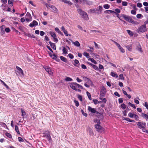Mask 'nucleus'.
I'll use <instances>...</instances> for the list:
<instances>
[{
    "mask_svg": "<svg viewBox=\"0 0 148 148\" xmlns=\"http://www.w3.org/2000/svg\"><path fill=\"white\" fill-rule=\"evenodd\" d=\"M103 7L106 9H108L110 7V5L108 4H106L103 5Z\"/></svg>",
    "mask_w": 148,
    "mask_h": 148,
    "instance_id": "ea45409f",
    "label": "nucleus"
},
{
    "mask_svg": "<svg viewBox=\"0 0 148 148\" xmlns=\"http://www.w3.org/2000/svg\"><path fill=\"white\" fill-rule=\"evenodd\" d=\"M5 27V25H3L1 26L0 27V28L1 29V32L3 34H5V31L4 30V28Z\"/></svg>",
    "mask_w": 148,
    "mask_h": 148,
    "instance_id": "aec40b11",
    "label": "nucleus"
},
{
    "mask_svg": "<svg viewBox=\"0 0 148 148\" xmlns=\"http://www.w3.org/2000/svg\"><path fill=\"white\" fill-rule=\"evenodd\" d=\"M0 82L3 84V85L5 87L8 89L9 88V86L2 80L0 79Z\"/></svg>",
    "mask_w": 148,
    "mask_h": 148,
    "instance_id": "c85d7f7f",
    "label": "nucleus"
},
{
    "mask_svg": "<svg viewBox=\"0 0 148 148\" xmlns=\"http://www.w3.org/2000/svg\"><path fill=\"white\" fill-rule=\"evenodd\" d=\"M142 116L144 118H145L146 119H148V115H147V114L143 113H142Z\"/></svg>",
    "mask_w": 148,
    "mask_h": 148,
    "instance_id": "2f4dec72",
    "label": "nucleus"
},
{
    "mask_svg": "<svg viewBox=\"0 0 148 148\" xmlns=\"http://www.w3.org/2000/svg\"><path fill=\"white\" fill-rule=\"evenodd\" d=\"M88 111L92 113L95 114L97 116H99L100 114L96 111V109L92 108L90 106H88Z\"/></svg>",
    "mask_w": 148,
    "mask_h": 148,
    "instance_id": "7ed1b4c3",
    "label": "nucleus"
},
{
    "mask_svg": "<svg viewBox=\"0 0 148 148\" xmlns=\"http://www.w3.org/2000/svg\"><path fill=\"white\" fill-rule=\"evenodd\" d=\"M106 88L104 86L101 87L100 94V97H104L106 94Z\"/></svg>",
    "mask_w": 148,
    "mask_h": 148,
    "instance_id": "423d86ee",
    "label": "nucleus"
},
{
    "mask_svg": "<svg viewBox=\"0 0 148 148\" xmlns=\"http://www.w3.org/2000/svg\"><path fill=\"white\" fill-rule=\"evenodd\" d=\"M128 116L131 118H134L137 121L138 120L139 117L138 116L133 113H129L128 114Z\"/></svg>",
    "mask_w": 148,
    "mask_h": 148,
    "instance_id": "0eeeda50",
    "label": "nucleus"
},
{
    "mask_svg": "<svg viewBox=\"0 0 148 148\" xmlns=\"http://www.w3.org/2000/svg\"><path fill=\"white\" fill-rule=\"evenodd\" d=\"M16 68L18 70L17 72L21 76L23 75V73L22 69L19 67L18 66H16Z\"/></svg>",
    "mask_w": 148,
    "mask_h": 148,
    "instance_id": "2eb2a0df",
    "label": "nucleus"
},
{
    "mask_svg": "<svg viewBox=\"0 0 148 148\" xmlns=\"http://www.w3.org/2000/svg\"><path fill=\"white\" fill-rule=\"evenodd\" d=\"M64 33V34L66 36H68V35H69L70 36H71V34H68V32L67 31L65 30V31L63 32Z\"/></svg>",
    "mask_w": 148,
    "mask_h": 148,
    "instance_id": "6e6d98bb",
    "label": "nucleus"
},
{
    "mask_svg": "<svg viewBox=\"0 0 148 148\" xmlns=\"http://www.w3.org/2000/svg\"><path fill=\"white\" fill-rule=\"evenodd\" d=\"M73 44L75 46L77 47H79L80 46L79 42L77 41H76L75 42H74Z\"/></svg>",
    "mask_w": 148,
    "mask_h": 148,
    "instance_id": "b1692460",
    "label": "nucleus"
},
{
    "mask_svg": "<svg viewBox=\"0 0 148 148\" xmlns=\"http://www.w3.org/2000/svg\"><path fill=\"white\" fill-rule=\"evenodd\" d=\"M43 134H45L44 136L48 140L49 142L51 141V138L49 134V131H46L45 132L43 133Z\"/></svg>",
    "mask_w": 148,
    "mask_h": 148,
    "instance_id": "39448f33",
    "label": "nucleus"
},
{
    "mask_svg": "<svg viewBox=\"0 0 148 148\" xmlns=\"http://www.w3.org/2000/svg\"><path fill=\"white\" fill-rule=\"evenodd\" d=\"M77 98L79 99L81 101H82V98L81 95H77Z\"/></svg>",
    "mask_w": 148,
    "mask_h": 148,
    "instance_id": "3c124183",
    "label": "nucleus"
},
{
    "mask_svg": "<svg viewBox=\"0 0 148 148\" xmlns=\"http://www.w3.org/2000/svg\"><path fill=\"white\" fill-rule=\"evenodd\" d=\"M83 55L84 56H85L87 58H88L90 56L89 54L86 52H84L83 53Z\"/></svg>",
    "mask_w": 148,
    "mask_h": 148,
    "instance_id": "473e14b6",
    "label": "nucleus"
},
{
    "mask_svg": "<svg viewBox=\"0 0 148 148\" xmlns=\"http://www.w3.org/2000/svg\"><path fill=\"white\" fill-rule=\"evenodd\" d=\"M43 67L45 71L48 72L49 75H52L53 74V73L50 67L47 66H44Z\"/></svg>",
    "mask_w": 148,
    "mask_h": 148,
    "instance_id": "6e6552de",
    "label": "nucleus"
},
{
    "mask_svg": "<svg viewBox=\"0 0 148 148\" xmlns=\"http://www.w3.org/2000/svg\"><path fill=\"white\" fill-rule=\"evenodd\" d=\"M110 75L112 77L116 78L118 77V75L116 73L112 72H111Z\"/></svg>",
    "mask_w": 148,
    "mask_h": 148,
    "instance_id": "4be33fe9",
    "label": "nucleus"
},
{
    "mask_svg": "<svg viewBox=\"0 0 148 148\" xmlns=\"http://www.w3.org/2000/svg\"><path fill=\"white\" fill-rule=\"evenodd\" d=\"M143 105L146 108L147 110H148V103L147 102H145L143 104Z\"/></svg>",
    "mask_w": 148,
    "mask_h": 148,
    "instance_id": "49530a36",
    "label": "nucleus"
},
{
    "mask_svg": "<svg viewBox=\"0 0 148 148\" xmlns=\"http://www.w3.org/2000/svg\"><path fill=\"white\" fill-rule=\"evenodd\" d=\"M123 120H125L127 121L131 122V119H130L128 118L123 117Z\"/></svg>",
    "mask_w": 148,
    "mask_h": 148,
    "instance_id": "58836bf2",
    "label": "nucleus"
},
{
    "mask_svg": "<svg viewBox=\"0 0 148 148\" xmlns=\"http://www.w3.org/2000/svg\"><path fill=\"white\" fill-rule=\"evenodd\" d=\"M131 13L133 15H135L136 14V11L134 10H132L131 11Z\"/></svg>",
    "mask_w": 148,
    "mask_h": 148,
    "instance_id": "052dcab7",
    "label": "nucleus"
},
{
    "mask_svg": "<svg viewBox=\"0 0 148 148\" xmlns=\"http://www.w3.org/2000/svg\"><path fill=\"white\" fill-rule=\"evenodd\" d=\"M114 95L118 97H120V96L119 93L116 91L114 92Z\"/></svg>",
    "mask_w": 148,
    "mask_h": 148,
    "instance_id": "774afa93",
    "label": "nucleus"
},
{
    "mask_svg": "<svg viewBox=\"0 0 148 148\" xmlns=\"http://www.w3.org/2000/svg\"><path fill=\"white\" fill-rule=\"evenodd\" d=\"M137 6L139 8H141L142 6V4L140 3H138L137 4Z\"/></svg>",
    "mask_w": 148,
    "mask_h": 148,
    "instance_id": "bf43d9fd",
    "label": "nucleus"
},
{
    "mask_svg": "<svg viewBox=\"0 0 148 148\" xmlns=\"http://www.w3.org/2000/svg\"><path fill=\"white\" fill-rule=\"evenodd\" d=\"M18 140L19 142H23L24 141L23 139L21 137H20L18 138Z\"/></svg>",
    "mask_w": 148,
    "mask_h": 148,
    "instance_id": "0e129e2a",
    "label": "nucleus"
},
{
    "mask_svg": "<svg viewBox=\"0 0 148 148\" xmlns=\"http://www.w3.org/2000/svg\"><path fill=\"white\" fill-rule=\"evenodd\" d=\"M5 32H6L7 33H9L10 31V29L8 28H5Z\"/></svg>",
    "mask_w": 148,
    "mask_h": 148,
    "instance_id": "5fc2aeb1",
    "label": "nucleus"
},
{
    "mask_svg": "<svg viewBox=\"0 0 148 148\" xmlns=\"http://www.w3.org/2000/svg\"><path fill=\"white\" fill-rule=\"evenodd\" d=\"M94 122L97 123V124L95 125V127L97 131L100 133H104L105 132V129L100 126V120L99 119H95L94 120Z\"/></svg>",
    "mask_w": 148,
    "mask_h": 148,
    "instance_id": "f257e3e1",
    "label": "nucleus"
},
{
    "mask_svg": "<svg viewBox=\"0 0 148 148\" xmlns=\"http://www.w3.org/2000/svg\"><path fill=\"white\" fill-rule=\"evenodd\" d=\"M8 3L9 5H10L11 6H13V2L12 0H8Z\"/></svg>",
    "mask_w": 148,
    "mask_h": 148,
    "instance_id": "c03bdc74",
    "label": "nucleus"
},
{
    "mask_svg": "<svg viewBox=\"0 0 148 148\" xmlns=\"http://www.w3.org/2000/svg\"><path fill=\"white\" fill-rule=\"evenodd\" d=\"M128 104L130 106L132 107H133V108H134V109H135L136 108V106H135L134 104H132L130 102H129Z\"/></svg>",
    "mask_w": 148,
    "mask_h": 148,
    "instance_id": "de8ad7c7",
    "label": "nucleus"
},
{
    "mask_svg": "<svg viewBox=\"0 0 148 148\" xmlns=\"http://www.w3.org/2000/svg\"><path fill=\"white\" fill-rule=\"evenodd\" d=\"M127 111L126 110H125L123 111V115L125 116H127Z\"/></svg>",
    "mask_w": 148,
    "mask_h": 148,
    "instance_id": "4d7b16f0",
    "label": "nucleus"
},
{
    "mask_svg": "<svg viewBox=\"0 0 148 148\" xmlns=\"http://www.w3.org/2000/svg\"><path fill=\"white\" fill-rule=\"evenodd\" d=\"M65 80L66 81L68 82L71 81L73 80V79L71 78L68 77L65 78Z\"/></svg>",
    "mask_w": 148,
    "mask_h": 148,
    "instance_id": "37998d69",
    "label": "nucleus"
},
{
    "mask_svg": "<svg viewBox=\"0 0 148 148\" xmlns=\"http://www.w3.org/2000/svg\"><path fill=\"white\" fill-rule=\"evenodd\" d=\"M119 79L123 80L124 79L123 74H121L119 76Z\"/></svg>",
    "mask_w": 148,
    "mask_h": 148,
    "instance_id": "f704fd0d",
    "label": "nucleus"
},
{
    "mask_svg": "<svg viewBox=\"0 0 148 148\" xmlns=\"http://www.w3.org/2000/svg\"><path fill=\"white\" fill-rule=\"evenodd\" d=\"M114 42L119 49L121 47V45L116 42L114 41Z\"/></svg>",
    "mask_w": 148,
    "mask_h": 148,
    "instance_id": "864d4df0",
    "label": "nucleus"
},
{
    "mask_svg": "<svg viewBox=\"0 0 148 148\" xmlns=\"http://www.w3.org/2000/svg\"><path fill=\"white\" fill-rule=\"evenodd\" d=\"M81 111L82 113V114H83V115L85 117H87V116L88 115L86 113H85L84 112V110H83L82 109L81 110Z\"/></svg>",
    "mask_w": 148,
    "mask_h": 148,
    "instance_id": "a18cd8bd",
    "label": "nucleus"
},
{
    "mask_svg": "<svg viewBox=\"0 0 148 148\" xmlns=\"http://www.w3.org/2000/svg\"><path fill=\"white\" fill-rule=\"evenodd\" d=\"M102 7L101 6H99L98 7L97 10L100 14H101L102 13Z\"/></svg>",
    "mask_w": 148,
    "mask_h": 148,
    "instance_id": "bb28decb",
    "label": "nucleus"
},
{
    "mask_svg": "<svg viewBox=\"0 0 148 148\" xmlns=\"http://www.w3.org/2000/svg\"><path fill=\"white\" fill-rule=\"evenodd\" d=\"M92 66V67L94 69H95V70H98V67L97 66H96V65H95L93 64Z\"/></svg>",
    "mask_w": 148,
    "mask_h": 148,
    "instance_id": "e2e57ef3",
    "label": "nucleus"
},
{
    "mask_svg": "<svg viewBox=\"0 0 148 148\" xmlns=\"http://www.w3.org/2000/svg\"><path fill=\"white\" fill-rule=\"evenodd\" d=\"M21 111L22 113V115L23 117H24L26 115V113L23 110L21 109Z\"/></svg>",
    "mask_w": 148,
    "mask_h": 148,
    "instance_id": "e433bc0d",
    "label": "nucleus"
},
{
    "mask_svg": "<svg viewBox=\"0 0 148 148\" xmlns=\"http://www.w3.org/2000/svg\"><path fill=\"white\" fill-rule=\"evenodd\" d=\"M50 34L53 39L54 41L57 42L58 40V39L56 38V36L55 33L53 32H50Z\"/></svg>",
    "mask_w": 148,
    "mask_h": 148,
    "instance_id": "f8f14e48",
    "label": "nucleus"
},
{
    "mask_svg": "<svg viewBox=\"0 0 148 148\" xmlns=\"http://www.w3.org/2000/svg\"><path fill=\"white\" fill-rule=\"evenodd\" d=\"M62 2H64L65 3L68 4L70 5H72L73 3L70 1L67 0H62Z\"/></svg>",
    "mask_w": 148,
    "mask_h": 148,
    "instance_id": "393cba45",
    "label": "nucleus"
},
{
    "mask_svg": "<svg viewBox=\"0 0 148 148\" xmlns=\"http://www.w3.org/2000/svg\"><path fill=\"white\" fill-rule=\"evenodd\" d=\"M99 68L100 69H104V68L103 66L101 64H99Z\"/></svg>",
    "mask_w": 148,
    "mask_h": 148,
    "instance_id": "338daca9",
    "label": "nucleus"
},
{
    "mask_svg": "<svg viewBox=\"0 0 148 148\" xmlns=\"http://www.w3.org/2000/svg\"><path fill=\"white\" fill-rule=\"evenodd\" d=\"M68 56L71 59H72L74 58L73 55L71 53H69L68 54Z\"/></svg>",
    "mask_w": 148,
    "mask_h": 148,
    "instance_id": "680f3d73",
    "label": "nucleus"
},
{
    "mask_svg": "<svg viewBox=\"0 0 148 148\" xmlns=\"http://www.w3.org/2000/svg\"><path fill=\"white\" fill-rule=\"evenodd\" d=\"M147 30L146 27L145 25H143L141 26L138 29L137 32L138 33H141L145 32Z\"/></svg>",
    "mask_w": 148,
    "mask_h": 148,
    "instance_id": "20e7f679",
    "label": "nucleus"
},
{
    "mask_svg": "<svg viewBox=\"0 0 148 148\" xmlns=\"http://www.w3.org/2000/svg\"><path fill=\"white\" fill-rule=\"evenodd\" d=\"M77 83L75 82H73L71 83L70 85V87L73 89L75 90H77Z\"/></svg>",
    "mask_w": 148,
    "mask_h": 148,
    "instance_id": "9b49d317",
    "label": "nucleus"
},
{
    "mask_svg": "<svg viewBox=\"0 0 148 148\" xmlns=\"http://www.w3.org/2000/svg\"><path fill=\"white\" fill-rule=\"evenodd\" d=\"M103 97H100L99 98L102 101V102L104 103H105L107 101V100L106 98H102Z\"/></svg>",
    "mask_w": 148,
    "mask_h": 148,
    "instance_id": "a878e982",
    "label": "nucleus"
},
{
    "mask_svg": "<svg viewBox=\"0 0 148 148\" xmlns=\"http://www.w3.org/2000/svg\"><path fill=\"white\" fill-rule=\"evenodd\" d=\"M74 101L75 103V106L77 107L79 105V103L78 102V101L76 100H74Z\"/></svg>",
    "mask_w": 148,
    "mask_h": 148,
    "instance_id": "09e8293b",
    "label": "nucleus"
},
{
    "mask_svg": "<svg viewBox=\"0 0 148 148\" xmlns=\"http://www.w3.org/2000/svg\"><path fill=\"white\" fill-rule=\"evenodd\" d=\"M77 88H79L81 89H83V87L81 85L77 84Z\"/></svg>",
    "mask_w": 148,
    "mask_h": 148,
    "instance_id": "69168bd1",
    "label": "nucleus"
},
{
    "mask_svg": "<svg viewBox=\"0 0 148 148\" xmlns=\"http://www.w3.org/2000/svg\"><path fill=\"white\" fill-rule=\"evenodd\" d=\"M52 9L51 11L55 13H58V11L56 8L53 5H51L50 7Z\"/></svg>",
    "mask_w": 148,
    "mask_h": 148,
    "instance_id": "4468645a",
    "label": "nucleus"
},
{
    "mask_svg": "<svg viewBox=\"0 0 148 148\" xmlns=\"http://www.w3.org/2000/svg\"><path fill=\"white\" fill-rule=\"evenodd\" d=\"M49 43L51 48L53 49L56 50V47L55 44L51 42V41H49Z\"/></svg>",
    "mask_w": 148,
    "mask_h": 148,
    "instance_id": "412c9836",
    "label": "nucleus"
},
{
    "mask_svg": "<svg viewBox=\"0 0 148 148\" xmlns=\"http://www.w3.org/2000/svg\"><path fill=\"white\" fill-rule=\"evenodd\" d=\"M25 19L26 21L27 22H29L32 20V16L29 13H27L26 15Z\"/></svg>",
    "mask_w": 148,
    "mask_h": 148,
    "instance_id": "ddd939ff",
    "label": "nucleus"
},
{
    "mask_svg": "<svg viewBox=\"0 0 148 148\" xmlns=\"http://www.w3.org/2000/svg\"><path fill=\"white\" fill-rule=\"evenodd\" d=\"M6 136L9 138H12V136L11 134L8 132H7L5 133Z\"/></svg>",
    "mask_w": 148,
    "mask_h": 148,
    "instance_id": "a19ab883",
    "label": "nucleus"
},
{
    "mask_svg": "<svg viewBox=\"0 0 148 148\" xmlns=\"http://www.w3.org/2000/svg\"><path fill=\"white\" fill-rule=\"evenodd\" d=\"M45 5H46V7L47 8H48L49 7L50 8L51 7V5H52L51 4H49L46 3H44Z\"/></svg>",
    "mask_w": 148,
    "mask_h": 148,
    "instance_id": "13d9d810",
    "label": "nucleus"
},
{
    "mask_svg": "<svg viewBox=\"0 0 148 148\" xmlns=\"http://www.w3.org/2000/svg\"><path fill=\"white\" fill-rule=\"evenodd\" d=\"M38 23L36 21H34L32 22L29 25L30 27H34L38 25Z\"/></svg>",
    "mask_w": 148,
    "mask_h": 148,
    "instance_id": "dca6fc26",
    "label": "nucleus"
},
{
    "mask_svg": "<svg viewBox=\"0 0 148 148\" xmlns=\"http://www.w3.org/2000/svg\"><path fill=\"white\" fill-rule=\"evenodd\" d=\"M137 125L138 127L140 129H144L146 124L145 123H142L139 122L137 123Z\"/></svg>",
    "mask_w": 148,
    "mask_h": 148,
    "instance_id": "1a4fd4ad",
    "label": "nucleus"
},
{
    "mask_svg": "<svg viewBox=\"0 0 148 148\" xmlns=\"http://www.w3.org/2000/svg\"><path fill=\"white\" fill-rule=\"evenodd\" d=\"M136 49L140 52H142L143 51L142 50V47L141 45L139 43H138L136 46Z\"/></svg>",
    "mask_w": 148,
    "mask_h": 148,
    "instance_id": "6ab92c4d",
    "label": "nucleus"
},
{
    "mask_svg": "<svg viewBox=\"0 0 148 148\" xmlns=\"http://www.w3.org/2000/svg\"><path fill=\"white\" fill-rule=\"evenodd\" d=\"M15 130L18 134H20V132L18 130V127L17 125H15Z\"/></svg>",
    "mask_w": 148,
    "mask_h": 148,
    "instance_id": "c9c22d12",
    "label": "nucleus"
},
{
    "mask_svg": "<svg viewBox=\"0 0 148 148\" xmlns=\"http://www.w3.org/2000/svg\"><path fill=\"white\" fill-rule=\"evenodd\" d=\"M87 132L90 136H93L94 135L93 130L91 128H88Z\"/></svg>",
    "mask_w": 148,
    "mask_h": 148,
    "instance_id": "a211bd4d",
    "label": "nucleus"
},
{
    "mask_svg": "<svg viewBox=\"0 0 148 148\" xmlns=\"http://www.w3.org/2000/svg\"><path fill=\"white\" fill-rule=\"evenodd\" d=\"M83 78L84 81L86 82V83H88L89 84H92V82L89 79L85 77H83Z\"/></svg>",
    "mask_w": 148,
    "mask_h": 148,
    "instance_id": "f3484780",
    "label": "nucleus"
},
{
    "mask_svg": "<svg viewBox=\"0 0 148 148\" xmlns=\"http://www.w3.org/2000/svg\"><path fill=\"white\" fill-rule=\"evenodd\" d=\"M127 31L128 34L130 35V36H132L133 35V34L132 31L129 30H127Z\"/></svg>",
    "mask_w": 148,
    "mask_h": 148,
    "instance_id": "c756f323",
    "label": "nucleus"
},
{
    "mask_svg": "<svg viewBox=\"0 0 148 148\" xmlns=\"http://www.w3.org/2000/svg\"><path fill=\"white\" fill-rule=\"evenodd\" d=\"M0 125L2 127H7V126L6 124L4 123L1 122L0 123Z\"/></svg>",
    "mask_w": 148,
    "mask_h": 148,
    "instance_id": "79ce46f5",
    "label": "nucleus"
},
{
    "mask_svg": "<svg viewBox=\"0 0 148 148\" xmlns=\"http://www.w3.org/2000/svg\"><path fill=\"white\" fill-rule=\"evenodd\" d=\"M77 12L78 13L82 16L83 18L86 20H88V18L86 13L80 8L77 9Z\"/></svg>",
    "mask_w": 148,
    "mask_h": 148,
    "instance_id": "f03ea898",
    "label": "nucleus"
},
{
    "mask_svg": "<svg viewBox=\"0 0 148 148\" xmlns=\"http://www.w3.org/2000/svg\"><path fill=\"white\" fill-rule=\"evenodd\" d=\"M127 49L130 51H131L132 49V45H127L126 46Z\"/></svg>",
    "mask_w": 148,
    "mask_h": 148,
    "instance_id": "7c9ffc66",
    "label": "nucleus"
},
{
    "mask_svg": "<svg viewBox=\"0 0 148 148\" xmlns=\"http://www.w3.org/2000/svg\"><path fill=\"white\" fill-rule=\"evenodd\" d=\"M63 53L66 54L67 53L68 50L65 47H63L62 49Z\"/></svg>",
    "mask_w": 148,
    "mask_h": 148,
    "instance_id": "5701e85b",
    "label": "nucleus"
},
{
    "mask_svg": "<svg viewBox=\"0 0 148 148\" xmlns=\"http://www.w3.org/2000/svg\"><path fill=\"white\" fill-rule=\"evenodd\" d=\"M60 59L62 61L64 62H66V58L64 57L61 56L60 57Z\"/></svg>",
    "mask_w": 148,
    "mask_h": 148,
    "instance_id": "4c0bfd02",
    "label": "nucleus"
},
{
    "mask_svg": "<svg viewBox=\"0 0 148 148\" xmlns=\"http://www.w3.org/2000/svg\"><path fill=\"white\" fill-rule=\"evenodd\" d=\"M123 17L127 21L131 23H132L134 22V21L129 16H126L125 15H123Z\"/></svg>",
    "mask_w": 148,
    "mask_h": 148,
    "instance_id": "9d476101",
    "label": "nucleus"
},
{
    "mask_svg": "<svg viewBox=\"0 0 148 148\" xmlns=\"http://www.w3.org/2000/svg\"><path fill=\"white\" fill-rule=\"evenodd\" d=\"M128 3L127 1H123L122 3V5L123 6H126L127 5Z\"/></svg>",
    "mask_w": 148,
    "mask_h": 148,
    "instance_id": "603ef678",
    "label": "nucleus"
},
{
    "mask_svg": "<svg viewBox=\"0 0 148 148\" xmlns=\"http://www.w3.org/2000/svg\"><path fill=\"white\" fill-rule=\"evenodd\" d=\"M121 108L123 109H125L126 108V105L124 103L122 104L121 106Z\"/></svg>",
    "mask_w": 148,
    "mask_h": 148,
    "instance_id": "8fccbe9b",
    "label": "nucleus"
},
{
    "mask_svg": "<svg viewBox=\"0 0 148 148\" xmlns=\"http://www.w3.org/2000/svg\"><path fill=\"white\" fill-rule=\"evenodd\" d=\"M5 98H6L5 95L3 94L0 93V98L2 99H5Z\"/></svg>",
    "mask_w": 148,
    "mask_h": 148,
    "instance_id": "72a5a7b5",
    "label": "nucleus"
},
{
    "mask_svg": "<svg viewBox=\"0 0 148 148\" xmlns=\"http://www.w3.org/2000/svg\"><path fill=\"white\" fill-rule=\"evenodd\" d=\"M88 60L91 61L95 64H96L97 63L96 61L92 58H90L88 59Z\"/></svg>",
    "mask_w": 148,
    "mask_h": 148,
    "instance_id": "cd10ccee",
    "label": "nucleus"
}]
</instances>
